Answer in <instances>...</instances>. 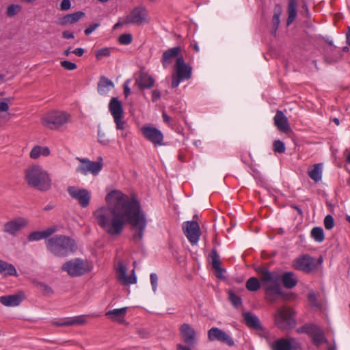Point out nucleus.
Instances as JSON below:
<instances>
[{
  "mask_svg": "<svg viewBox=\"0 0 350 350\" xmlns=\"http://www.w3.org/2000/svg\"><path fill=\"white\" fill-rule=\"evenodd\" d=\"M107 206H102L94 212L96 224L109 235H120L127 223L134 231L133 239L140 241L144 236L147 219L141 209L139 202L115 190L105 197Z\"/></svg>",
  "mask_w": 350,
  "mask_h": 350,
  "instance_id": "1",
  "label": "nucleus"
},
{
  "mask_svg": "<svg viewBox=\"0 0 350 350\" xmlns=\"http://www.w3.org/2000/svg\"><path fill=\"white\" fill-rule=\"evenodd\" d=\"M254 270L259 275V279L256 277L250 278L245 284V287L249 291L255 292L262 286L265 290V299L273 304L277 298L282 295L280 286V275L275 271H270L264 266H256Z\"/></svg>",
  "mask_w": 350,
  "mask_h": 350,
  "instance_id": "2",
  "label": "nucleus"
},
{
  "mask_svg": "<svg viewBox=\"0 0 350 350\" xmlns=\"http://www.w3.org/2000/svg\"><path fill=\"white\" fill-rule=\"evenodd\" d=\"M25 180L29 187L41 191H46L51 188L49 174L39 165H32L25 169Z\"/></svg>",
  "mask_w": 350,
  "mask_h": 350,
  "instance_id": "3",
  "label": "nucleus"
},
{
  "mask_svg": "<svg viewBox=\"0 0 350 350\" xmlns=\"http://www.w3.org/2000/svg\"><path fill=\"white\" fill-rule=\"evenodd\" d=\"M47 250L57 257L66 256L77 250V245L72 239L65 235H55L45 241Z\"/></svg>",
  "mask_w": 350,
  "mask_h": 350,
  "instance_id": "4",
  "label": "nucleus"
},
{
  "mask_svg": "<svg viewBox=\"0 0 350 350\" xmlns=\"http://www.w3.org/2000/svg\"><path fill=\"white\" fill-rule=\"evenodd\" d=\"M274 324L280 330H288L296 325L295 311L289 307L278 308L274 315Z\"/></svg>",
  "mask_w": 350,
  "mask_h": 350,
  "instance_id": "5",
  "label": "nucleus"
},
{
  "mask_svg": "<svg viewBox=\"0 0 350 350\" xmlns=\"http://www.w3.org/2000/svg\"><path fill=\"white\" fill-rule=\"evenodd\" d=\"M174 69V72L172 75L171 83L172 88H177L180 81L189 80L191 77L192 68L185 63L183 57H178L176 59Z\"/></svg>",
  "mask_w": 350,
  "mask_h": 350,
  "instance_id": "6",
  "label": "nucleus"
},
{
  "mask_svg": "<svg viewBox=\"0 0 350 350\" xmlns=\"http://www.w3.org/2000/svg\"><path fill=\"white\" fill-rule=\"evenodd\" d=\"M269 335V332H265L262 336L266 339L270 350H298L301 348L299 342L293 337H283L271 340Z\"/></svg>",
  "mask_w": 350,
  "mask_h": 350,
  "instance_id": "7",
  "label": "nucleus"
},
{
  "mask_svg": "<svg viewBox=\"0 0 350 350\" xmlns=\"http://www.w3.org/2000/svg\"><path fill=\"white\" fill-rule=\"evenodd\" d=\"M322 262V256H319L318 259H316L308 254H304L297 258L293 261V266L297 270L301 271L306 273H310L316 271Z\"/></svg>",
  "mask_w": 350,
  "mask_h": 350,
  "instance_id": "8",
  "label": "nucleus"
},
{
  "mask_svg": "<svg viewBox=\"0 0 350 350\" xmlns=\"http://www.w3.org/2000/svg\"><path fill=\"white\" fill-rule=\"evenodd\" d=\"M70 115L64 111H51L45 114L42 120V124L48 129L55 130L66 124Z\"/></svg>",
  "mask_w": 350,
  "mask_h": 350,
  "instance_id": "9",
  "label": "nucleus"
},
{
  "mask_svg": "<svg viewBox=\"0 0 350 350\" xmlns=\"http://www.w3.org/2000/svg\"><path fill=\"white\" fill-rule=\"evenodd\" d=\"M62 269L72 277H78L90 271V267L87 260L75 258L65 262L62 265Z\"/></svg>",
  "mask_w": 350,
  "mask_h": 350,
  "instance_id": "10",
  "label": "nucleus"
},
{
  "mask_svg": "<svg viewBox=\"0 0 350 350\" xmlns=\"http://www.w3.org/2000/svg\"><path fill=\"white\" fill-rule=\"evenodd\" d=\"M150 21L148 18V10L144 5H139L134 8L128 14L124 20V24H133L136 25H142L148 23Z\"/></svg>",
  "mask_w": 350,
  "mask_h": 350,
  "instance_id": "11",
  "label": "nucleus"
},
{
  "mask_svg": "<svg viewBox=\"0 0 350 350\" xmlns=\"http://www.w3.org/2000/svg\"><path fill=\"white\" fill-rule=\"evenodd\" d=\"M299 333H305L308 334L311 338L313 344L319 346L322 343H328V341L325 338V334L323 329L314 324H306L300 327L297 329Z\"/></svg>",
  "mask_w": 350,
  "mask_h": 350,
  "instance_id": "12",
  "label": "nucleus"
},
{
  "mask_svg": "<svg viewBox=\"0 0 350 350\" xmlns=\"http://www.w3.org/2000/svg\"><path fill=\"white\" fill-rule=\"evenodd\" d=\"M109 110L113 118L116 129L124 130L126 122L122 120L124 114L122 102L118 98L112 97L109 103Z\"/></svg>",
  "mask_w": 350,
  "mask_h": 350,
  "instance_id": "13",
  "label": "nucleus"
},
{
  "mask_svg": "<svg viewBox=\"0 0 350 350\" xmlns=\"http://www.w3.org/2000/svg\"><path fill=\"white\" fill-rule=\"evenodd\" d=\"M77 159L81 164L77 168V172L82 174L86 175L88 172L96 176L101 171L103 168V159L99 157L97 161H91L88 159Z\"/></svg>",
  "mask_w": 350,
  "mask_h": 350,
  "instance_id": "14",
  "label": "nucleus"
},
{
  "mask_svg": "<svg viewBox=\"0 0 350 350\" xmlns=\"http://www.w3.org/2000/svg\"><path fill=\"white\" fill-rule=\"evenodd\" d=\"M185 235L192 245L198 243L201 234L199 224L196 221H188L183 224Z\"/></svg>",
  "mask_w": 350,
  "mask_h": 350,
  "instance_id": "15",
  "label": "nucleus"
},
{
  "mask_svg": "<svg viewBox=\"0 0 350 350\" xmlns=\"http://www.w3.org/2000/svg\"><path fill=\"white\" fill-rule=\"evenodd\" d=\"M180 336L182 341L188 345L198 344V334L196 329L189 323H183L179 327Z\"/></svg>",
  "mask_w": 350,
  "mask_h": 350,
  "instance_id": "16",
  "label": "nucleus"
},
{
  "mask_svg": "<svg viewBox=\"0 0 350 350\" xmlns=\"http://www.w3.org/2000/svg\"><path fill=\"white\" fill-rule=\"evenodd\" d=\"M208 339L209 341H219L229 347L234 345L233 338L226 332L218 328L212 327L208 331Z\"/></svg>",
  "mask_w": 350,
  "mask_h": 350,
  "instance_id": "17",
  "label": "nucleus"
},
{
  "mask_svg": "<svg viewBox=\"0 0 350 350\" xmlns=\"http://www.w3.org/2000/svg\"><path fill=\"white\" fill-rule=\"evenodd\" d=\"M116 278L118 282L122 285L127 286L135 284L137 278L135 274V270L133 269L130 275H126V268L122 261H118L116 266Z\"/></svg>",
  "mask_w": 350,
  "mask_h": 350,
  "instance_id": "18",
  "label": "nucleus"
},
{
  "mask_svg": "<svg viewBox=\"0 0 350 350\" xmlns=\"http://www.w3.org/2000/svg\"><path fill=\"white\" fill-rule=\"evenodd\" d=\"M68 193L72 198L78 201V203L81 207L85 208L89 205L91 195L87 189L69 187L68 188Z\"/></svg>",
  "mask_w": 350,
  "mask_h": 350,
  "instance_id": "19",
  "label": "nucleus"
},
{
  "mask_svg": "<svg viewBox=\"0 0 350 350\" xmlns=\"http://www.w3.org/2000/svg\"><path fill=\"white\" fill-rule=\"evenodd\" d=\"M144 137L152 142L154 146H162L163 140V133L157 128L144 126L141 129Z\"/></svg>",
  "mask_w": 350,
  "mask_h": 350,
  "instance_id": "20",
  "label": "nucleus"
},
{
  "mask_svg": "<svg viewBox=\"0 0 350 350\" xmlns=\"http://www.w3.org/2000/svg\"><path fill=\"white\" fill-rule=\"evenodd\" d=\"M28 224L26 219L17 217L10 220L3 225V232L12 236H16L17 232L25 228Z\"/></svg>",
  "mask_w": 350,
  "mask_h": 350,
  "instance_id": "21",
  "label": "nucleus"
},
{
  "mask_svg": "<svg viewBox=\"0 0 350 350\" xmlns=\"http://www.w3.org/2000/svg\"><path fill=\"white\" fill-rule=\"evenodd\" d=\"M243 317L244 319L245 324L249 328H250L252 329L258 330V331H262L263 334L265 332H268L262 325L258 317L256 315L254 314L252 312H243Z\"/></svg>",
  "mask_w": 350,
  "mask_h": 350,
  "instance_id": "22",
  "label": "nucleus"
},
{
  "mask_svg": "<svg viewBox=\"0 0 350 350\" xmlns=\"http://www.w3.org/2000/svg\"><path fill=\"white\" fill-rule=\"evenodd\" d=\"M273 121L275 126L280 132L288 133L291 131L288 118L282 111H276Z\"/></svg>",
  "mask_w": 350,
  "mask_h": 350,
  "instance_id": "23",
  "label": "nucleus"
},
{
  "mask_svg": "<svg viewBox=\"0 0 350 350\" xmlns=\"http://www.w3.org/2000/svg\"><path fill=\"white\" fill-rule=\"evenodd\" d=\"M24 299V293L19 292L16 294L0 297V303L7 307L17 306Z\"/></svg>",
  "mask_w": 350,
  "mask_h": 350,
  "instance_id": "24",
  "label": "nucleus"
},
{
  "mask_svg": "<svg viewBox=\"0 0 350 350\" xmlns=\"http://www.w3.org/2000/svg\"><path fill=\"white\" fill-rule=\"evenodd\" d=\"M180 52V46L173 47L164 51L161 57V63L163 66L165 68H167L170 64H172L174 59L176 58V59L178 57H180V56H179V55Z\"/></svg>",
  "mask_w": 350,
  "mask_h": 350,
  "instance_id": "25",
  "label": "nucleus"
},
{
  "mask_svg": "<svg viewBox=\"0 0 350 350\" xmlns=\"http://www.w3.org/2000/svg\"><path fill=\"white\" fill-rule=\"evenodd\" d=\"M57 231L55 226L49 227L42 231H34L31 232L28 237L27 240L29 241H36L43 239H46L52 235Z\"/></svg>",
  "mask_w": 350,
  "mask_h": 350,
  "instance_id": "26",
  "label": "nucleus"
},
{
  "mask_svg": "<svg viewBox=\"0 0 350 350\" xmlns=\"http://www.w3.org/2000/svg\"><path fill=\"white\" fill-rule=\"evenodd\" d=\"M154 82V79L145 72H140L138 78L136 79V83L140 90L151 88Z\"/></svg>",
  "mask_w": 350,
  "mask_h": 350,
  "instance_id": "27",
  "label": "nucleus"
},
{
  "mask_svg": "<svg viewBox=\"0 0 350 350\" xmlns=\"http://www.w3.org/2000/svg\"><path fill=\"white\" fill-rule=\"evenodd\" d=\"M85 16V13L79 11L72 14H68L59 18L58 24L64 26L68 24H74L78 22L81 18Z\"/></svg>",
  "mask_w": 350,
  "mask_h": 350,
  "instance_id": "28",
  "label": "nucleus"
},
{
  "mask_svg": "<svg viewBox=\"0 0 350 350\" xmlns=\"http://www.w3.org/2000/svg\"><path fill=\"white\" fill-rule=\"evenodd\" d=\"M282 280L283 286L288 289L294 288L297 284V279L295 274L292 272H285L280 275V281Z\"/></svg>",
  "mask_w": 350,
  "mask_h": 350,
  "instance_id": "29",
  "label": "nucleus"
},
{
  "mask_svg": "<svg viewBox=\"0 0 350 350\" xmlns=\"http://www.w3.org/2000/svg\"><path fill=\"white\" fill-rule=\"evenodd\" d=\"M323 163L314 164L308 169V176L315 183L319 182L322 178Z\"/></svg>",
  "mask_w": 350,
  "mask_h": 350,
  "instance_id": "30",
  "label": "nucleus"
},
{
  "mask_svg": "<svg viewBox=\"0 0 350 350\" xmlns=\"http://www.w3.org/2000/svg\"><path fill=\"white\" fill-rule=\"evenodd\" d=\"M127 308H122L119 309H114L109 310L105 313V315L109 317L112 321H117L120 323L123 322V319L125 317Z\"/></svg>",
  "mask_w": 350,
  "mask_h": 350,
  "instance_id": "31",
  "label": "nucleus"
},
{
  "mask_svg": "<svg viewBox=\"0 0 350 350\" xmlns=\"http://www.w3.org/2000/svg\"><path fill=\"white\" fill-rule=\"evenodd\" d=\"M50 154V150L46 146H35L31 149L29 157L31 159H37L41 155L47 157Z\"/></svg>",
  "mask_w": 350,
  "mask_h": 350,
  "instance_id": "32",
  "label": "nucleus"
},
{
  "mask_svg": "<svg viewBox=\"0 0 350 350\" xmlns=\"http://www.w3.org/2000/svg\"><path fill=\"white\" fill-rule=\"evenodd\" d=\"M297 0H288V18L286 21V25H291L297 16Z\"/></svg>",
  "mask_w": 350,
  "mask_h": 350,
  "instance_id": "33",
  "label": "nucleus"
},
{
  "mask_svg": "<svg viewBox=\"0 0 350 350\" xmlns=\"http://www.w3.org/2000/svg\"><path fill=\"white\" fill-rule=\"evenodd\" d=\"M113 86V83L111 80L105 76H102L98 83V92L102 95L105 94L109 90V88Z\"/></svg>",
  "mask_w": 350,
  "mask_h": 350,
  "instance_id": "34",
  "label": "nucleus"
},
{
  "mask_svg": "<svg viewBox=\"0 0 350 350\" xmlns=\"http://www.w3.org/2000/svg\"><path fill=\"white\" fill-rule=\"evenodd\" d=\"M0 273L5 275L17 276V271L14 266L1 260H0Z\"/></svg>",
  "mask_w": 350,
  "mask_h": 350,
  "instance_id": "35",
  "label": "nucleus"
},
{
  "mask_svg": "<svg viewBox=\"0 0 350 350\" xmlns=\"http://www.w3.org/2000/svg\"><path fill=\"white\" fill-rule=\"evenodd\" d=\"M282 7L280 4H276L273 9V16L272 18V24H273V29L274 33H275L280 23V16L282 14Z\"/></svg>",
  "mask_w": 350,
  "mask_h": 350,
  "instance_id": "36",
  "label": "nucleus"
},
{
  "mask_svg": "<svg viewBox=\"0 0 350 350\" xmlns=\"http://www.w3.org/2000/svg\"><path fill=\"white\" fill-rule=\"evenodd\" d=\"M311 237L317 242L321 243L325 239L323 230L321 227H314L311 230Z\"/></svg>",
  "mask_w": 350,
  "mask_h": 350,
  "instance_id": "37",
  "label": "nucleus"
},
{
  "mask_svg": "<svg viewBox=\"0 0 350 350\" xmlns=\"http://www.w3.org/2000/svg\"><path fill=\"white\" fill-rule=\"evenodd\" d=\"M22 7L19 5L12 4L9 5L6 10V15L8 17H13L21 12Z\"/></svg>",
  "mask_w": 350,
  "mask_h": 350,
  "instance_id": "38",
  "label": "nucleus"
},
{
  "mask_svg": "<svg viewBox=\"0 0 350 350\" xmlns=\"http://www.w3.org/2000/svg\"><path fill=\"white\" fill-rule=\"evenodd\" d=\"M211 258L212 260L211 264L212 267L214 269H218L219 267H221V262L219 260V256L217 252L216 249H213L211 253Z\"/></svg>",
  "mask_w": 350,
  "mask_h": 350,
  "instance_id": "39",
  "label": "nucleus"
},
{
  "mask_svg": "<svg viewBox=\"0 0 350 350\" xmlns=\"http://www.w3.org/2000/svg\"><path fill=\"white\" fill-rule=\"evenodd\" d=\"M98 142L103 146H107L110 142V139L106 133L100 129L98 131Z\"/></svg>",
  "mask_w": 350,
  "mask_h": 350,
  "instance_id": "40",
  "label": "nucleus"
},
{
  "mask_svg": "<svg viewBox=\"0 0 350 350\" xmlns=\"http://www.w3.org/2000/svg\"><path fill=\"white\" fill-rule=\"evenodd\" d=\"M229 299L232 305L237 308L241 304V298L237 295L232 291L228 292Z\"/></svg>",
  "mask_w": 350,
  "mask_h": 350,
  "instance_id": "41",
  "label": "nucleus"
},
{
  "mask_svg": "<svg viewBox=\"0 0 350 350\" xmlns=\"http://www.w3.org/2000/svg\"><path fill=\"white\" fill-rule=\"evenodd\" d=\"M38 287L40 288L44 295L51 296L53 294L52 288L44 283L39 282L38 284Z\"/></svg>",
  "mask_w": 350,
  "mask_h": 350,
  "instance_id": "42",
  "label": "nucleus"
},
{
  "mask_svg": "<svg viewBox=\"0 0 350 350\" xmlns=\"http://www.w3.org/2000/svg\"><path fill=\"white\" fill-rule=\"evenodd\" d=\"M111 54V49L109 48L105 47L98 49L96 51V57L97 59L100 60L105 57H109Z\"/></svg>",
  "mask_w": 350,
  "mask_h": 350,
  "instance_id": "43",
  "label": "nucleus"
},
{
  "mask_svg": "<svg viewBox=\"0 0 350 350\" xmlns=\"http://www.w3.org/2000/svg\"><path fill=\"white\" fill-rule=\"evenodd\" d=\"M133 36L131 33H123L118 38V42L121 44L127 45L132 42Z\"/></svg>",
  "mask_w": 350,
  "mask_h": 350,
  "instance_id": "44",
  "label": "nucleus"
},
{
  "mask_svg": "<svg viewBox=\"0 0 350 350\" xmlns=\"http://www.w3.org/2000/svg\"><path fill=\"white\" fill-rule=\"evenodd\" d=\"M324 226L327 230H332L334 227V219L331 215L325 217Z\"/></svg>",
  "mask_w": 350,
  "mask_h": 350,
  "instance_id": "45",
  "label": "nucleus"
},
{
  "mask_svg": "<svg viewBox=\"0 0 350 350\" xmlns=\"http://www.w3.org/2000/svg\"><path fill=\"white\" fill-rule=\"evenodd\" d=\"M284 144L280 140H275L273 143V150L275 152L283 153L285 152Z\"/></svg>",
  "mask_w": 350,
  "mask_h": 350,
  "instance_id": "46",
  "label": "nucleus"
},
{
  "mask_svg": "<svg viewBox=\"0 0 350 350\" xmlns=\"http://www.w3.org/2000/svg\"><path fill=\"white\" fill-rule=\"evenodd\" d=\"M60 64L64 69L68 70H73L77 68V64L69 61H62Z\"/></svg>",
  "mask_w": 350,
  "mask_h": 350,
  "instance_id": "47",
  "label": "nucleus"
},
{
  "mask_svg": "<svg viewBox=\"0 0 350 350\" xmlns=\"http://www.w3.org/2000/svg\"><path fill=\"white\" fill-rule=\"evenodd\" d=\"M70 325H83L86 323L85 319L83 316H79L75 319H70Z\"/></svg>",
  "mask_w": 350,
  "mask_h": 350,
  "instance_id": "48",
  "label": "nucleus"
},
{
  "mask_svg": "<svg viewBox=\"0 0 350 350\" xmlns=\"http://www.w3.org/2000/svg\"><path fill=\"white\" fill-rule=\"evenodd\" d=\"M53 325L57 327L71 326L70 319H61L58 321H54L53 322Z\"/></svg>",
  "mask_w": 350,
  "mask_h": 350,
  "instance_id": "49",
  "label": "nucleus"
},
{
  "mask_svg": "<svg viewBox=\"0 0 350 350\" xmlns=\"http://www.w3.org/2000/svg\"><path fill=\"white\" fill-rule=\"evenodd\" d=\"M150 278L152 289L155 291L157 285L158 277L156 273H151Z\"/></svg>",
  "mask_w": 350,
  "mask_h": 350,
  "instance_id": "50",
  "label": "nucleus"
},
{
  "mask_svg": "<svg viewBox=\"0 0 350 350\" xmlns=\"http://www.w3.org/2000/svg\"><path fill=\"white\" fill-rule=\"evenodd\" d=\"M308 301L313 305V306H317L318 301L317 298L314 293L310 292L308 295Z\"/></svg>",
  "mask_w": 350,
  "mask_h": 350,
  "instance_id": "51",
  "label": "nucleus"
},
{
  "mask_svg": "<svg viewBox=\"0 0 350 350\" xmlns=\"http://www.w3.org/2000/svg\"><path fill=\"white\" fill-rule=\"evenodd\" d=\"M99 23H94L90 25L88 28H86L84 31L85 35H89L92 33L98 27H99Z\"/></svg>",
  "mask_w": 350,
  "mask_h": 350,
  "instance_id": "52",
  "label": "nucleus"
},
{
  "mask_svg": "<svg viewBox=\"0 0 350 350\" xmlns=\"http://www.w3.org/2000/svg\"><path fill=\"white\" fill-rule=\"evenodd\" d=\"M71 3L70 0H62L60 3V9L62 10H68L70 8Z\"/></svg>",
  "mask_w": 350,
  "mask_h": 350,
  "instance_id": "53",
  "label": "nucleus"
},
{
  "mask_svg": "<svg viewBox=\"0 0 350 350\" xmlns=\"http://www.w3.org/2000/svg\"><path fill=\"white\" fill-rule=\"evenodd\" d=\"M161 98V92L158 90H154L152 91V101L153 103L157 101Z\"/></svg>",
  "mask_w": 350,
  "mask_h": 350,
  "instance_id": "54",
  "label": "nucleus"
},
{
  "mask_svg": "<svg viewBox=\"0 0 350 350\" xmlns=\"http://www.w3.org/2000/svg\"><path fill=\"white\" fill-rule=\"evenodd\" d=\"M196 345H183V344H178L176 345V350H191L193 347H194Z\"/></svg>",
  "mask_w": 350,
  "mask_h": 350,
  "instance_id": "55",
  "label": "nucleus"
},
{
  "mask_svg": "<svg viewBox=\"0 0 350 350\" xmlns=\"http://www.w3.org/2000/svg\"><path fill=\"white\" fill-rule=\"evenodd\" d=\"M9 109L8 103L0 100V112L7 111Z\"/></svg>",
  "mask_w": 350,
  "mask_h": 350,
  "instance_id": "56",
  "label": "nucleus"
},
{
  "mask_svg": "<svg viewBox=\"0 0 350 350\" xmlns=\"http://www.w3.org/2000/svg\"><path fill=\"white\" fill-rule=\"evenodd\" d=\"M129 83V81H126L124 84V94L126 97H127L131 93V90L128 85Z\"/></svg>",
  "mask_w": 350,
  "mask_h": 350,
  "instance_id": "57",
  "label": "nucleus"
},
{
  "mask_svg": "<svg viewBox=\"0 0 350 350\" xmlns=\"http://www.w3.org/2000/svg\"><path fill=\"white\" fill-rule=\"evenodd\" d=\"M216 271V276L218 278H224L223 273L225 271L224 269H222L221 267H219L218 269H215Z\"/></svg>",
  "mask_w": 350,
  "mask_h": 350,
  "instance_id": "58",
  "label": "nucleus"
},
{
  "mask_svg": "<svg viewBox=\"0 0 350 350\" xmlns=\"http://www.w3.org/2000/svg\"><path fill=\"white\" fill-rule=\"evenodd\" d=\"M84 49L82 48H77L72 51V53L75 54L76 55L81 57L84 53Z\"/></svg>",
  "mask_w": 350,
  "mask_h": 350,
  "instance_id": "59",
  "label": "nucleus"
},
{
  "mask_svg": "<svg viewBox=\"0 0 350 350\" xmlns=\"http://www.w3.org/2000/svg\"><path fill=\"white\" fill-rule=\"evenodd\" d=\"M62 36H63V38H64L66 39L74 38V37H75L74 33L72 32H69L68 31H63Z\"/></svg>",
  "mask_w": 350,
  "mask_h": 350,
  "instance_id": "60",
  "label": "nucleus"
},
{
  "mask_svg": "<svg viewBox=\"0 0 350 350\" xmlns=\"http://www.w3.org/2000/svg\"><path fill=\"white\" fill-rule=\"evenodd\" d=\"M138 334L142 337V338H146L148 336V333L147 331L144 329H139L138 330Z\"/></svg>",
  "mask_w": 350,
  "mask_h": 350,
  "instance_id": "61",
  "label": "nucleus"
},
{
  "mask_svg": "<svg viewBox=\"0 0 350 350\" xmlns=\"http://www.w3.org/2000/svg\"><path fill=\"white\" fill-rule=\"evenodd\" d=\"M163 120L166 123H169L170 121V117L169 116H167L166 114V113L163 112Z\"/></svg>",
  "mask_w": 350,
  "mask_h": 350,
  "instance_id": "62",
  "label": "nucleus"
},
{
  "mask_svg": "<svg viewBox=\"0 0 350 350\" xmlns=\"http://www.w3.org/2000/svg\"><path fill=\"white\" fill-rule=\"evenodd\" d=\"M347 42L350 46V27H348V31L346 34Z\"/></svg>",
  "mask_w": 350,
  "mask_h": 350,
  "instance_id": "63",
  "label": "nucleus"
},
{
  "mask_svg": "<svg viewBox=\"0 0 350 350\" xmlns=\"http://www.w3.org/2000/svg\"><path fill=\"white\" fill-rule=\"evenodd\" d=\"M302 8L304 10V11L306 12V16H308L309 11H308V6H307L306 3H303Z\"/></svg>",
  "mask_w": 350,
  "mask_h": 350,
  "instance_id": "64",
  "label": "nucleus"
}]
</instances>
